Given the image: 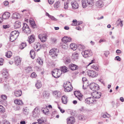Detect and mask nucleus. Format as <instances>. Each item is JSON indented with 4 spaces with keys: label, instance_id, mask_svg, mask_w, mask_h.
<instances>
[{
    "label": "nucleus",
    "instance_id": "obj_13",
    "mask_svg": "<svg viewBox=\"0 0 124 124\" xmlns=\"http://www.w3.org/2000/svg\"><path fill=\"white\" fill-rule=\"evenodd\" d=\"M10 13L8 12H6L4 13L2 16V17L4 19H8L10 16Z\"/></svg>",
    "mask_w": 124,
    "mask_h": 124
},
{
    "label": "nucleus",
    "instance_id": "obj_31",
    "mask_svg": "<svg viewBox=\"0 0 124 124\" xmlns=\"http://www.w3.org/2000/svg\"><path fill=\"white\" fill-rule=\"evenodd\" d=\"M71 85V84L70 82L69 81H67L64 83L63 86L65 89L67 88V87L69 86H70V85Z\"/></svg>",
    "mask_w": 124,
    "mask_h": 124
},
{
    "label": "nucleus",
    "instance_id": "obj_6",
    "mask_svg": "<svg viewBox=\"0 0 124 124\" xmlns=\"http://www.w3.org/2000/svg\"><path fill=\"white\" fill-rule=\"evenodd\" d=\"M90 89L94 91H96L99 89V85L94 83H91L90 85Z\"/></svg>",
    "mask_w": 124,
    "mask_h": 124
},
{
    "label": "nucleus",
    "instance_id": "obj_64",
    "mask_svg": "<svg viewBox=\"0 0 124 124\" xmlns=\"http://www.w3.org/2000/svg\"><path fill=\"white\" fill-rule=\"evenodd\" d=\"M4 5L7 6L9 4V2L8 1H6L4 2Z\"/></svg>",
    "mask_w": 124,
    "mask_h": 124
},
{
    "label": "nucleus",
    "instance_id": "obj_15",
    "mask_svg": "<svg viewBox=\"0 0 124 124\" xmlns=\"http://www.w3.org/2000/svg\"><path fill=\"white\" fill-rule=\"evenodd\" d=\"M35 40V38L34 36V35H32L28 37V39L27 40L29 44H31L34 42Z\"/></svg>",
    "mask_w": 124,
    "mask_h": 124
},
{
    "label": "nucleus",
    "instance_id": "obj_18",
    "mask_svg": "<svg viewBox=\"0 0 124 124\" xmlns=\"http://www.w3.org/2000/svg\"><path fill=\"white\" fill-rule=\"evenodd\" d=\"M68 97L65 95H63L62 96L61 99L62 103L64 104H66L67 102Z\"/></svg>",
    "mask_w": 124,
    "mask_h": 124
},
{
    "label": "nucleus",
    "instance_id": "obj_11",
    "mask_svg": "<svg viewBox=\"0 0 124 124\" xmlns=\"http://www.w3.org/2000/svg\"><path fill=\"white\" fill-rule=\"evenodd\" d=\"M34 47L36 51H38L41 48V44L39 42H36L34 45Z\"/></svg>",
    "mask_w": 124,
    "mask_h": 124
},
{
    "label": "nucleus",
    "instance_id": "obj_48",
    "mask_svg": "<svg viewBox=\"0 0 124 124\" xmlns=\"http://www.w3.org/2000/svg\"><path fill=\"white\" fill-rule=\"evenodd\" d=\"M64 61L65 64H68L71 61L70 59H66L64 60Z\"/></svg>",
    "mask_w": 124,
    "mask_h": 124
},
{
    "label": "nucleus",
    "instance_id": "obj_28",
    "mask_svg": "<svg viewBox=\"0 0 124 124\" xmlns=\"http://www.w3.org/2000/svg\"><path fill=\"white\" fill-rule=\"evenodd\" d=\"M72 87L71 85L70 86L67 87L64 89V91L65 92H69L71 91L72 90Z\"/></svg>",
    "mask_w": 124,
    "mask_h": 124
},
{
    "label": "nucleus",
    "instance_id": "obj_7",
    "mask_svg": "<svg viewBox=\"0 0 124 124\" xmlns=\"http://www.w3.org/2000/svg\"><path fill=\"white\" fill-rule=\"evenodd\" d=\"M85 101L86 103L89 104L95 103L96 100L94 98L93 96V97H90L86 98L85 100Z\"/></svg>",
    "mask_w": 124,
    "mask_h": 124
},
{
    "label": "nucleus",
    "instance_id": "obj_62",
    "mask_svg": "<svg viewBox=\"0 0 124 124\" xmlns=\"http://www.w3.org/2000/svg\"><path fill=\"white\" fill-rule=\"evenodd\" d=\"M115 58H116V60L118 61H121V58L119 56H116Z\"/></svg>",
    "mask_w": 124,
    "mask_h": 124
},
{
    "label": "nucleus",
    "instance_id": "obj_63",
    "mask_svg": "<svg viewBox=\"0 0 124 124\" xmlns=\"http://www.w3.org/2000/svg\"><path fill=\"white\" fill-rule=\"evenodd\" d=\"M72 22L74 23V24H72V25H76V23L77 22V20H73L72 21Z\"/></svg>",
    "mask_w": 124,
    "mask_h": 124
},
{
    "label": "nucleus",
    "instance_id": "obj_33",
    "mask_svg": "<svg viewBox=\"0 0 124 124\" xmlns=\"http://www.w3.org/2000/svg\"><path fill=\"white\" fill-rule=\"evenodd\" d=\"M35 86L38 89L40 88L42 86L41 82L38 81L35 84Z\"/></svg>",
    "mask_w": 124,
    "mask_h": 124
},
{
    "label": "nucleus",
    "instance_id": "obj_43",
    "mask_svg": "<svg viewBox=\"0 0 124 124\" xmlns=\"http://www.w3.org/2000/svg\"><path fill=\"white\" fill-rule=\"evenodd\" d=\"M5 112V108L3 107L0 105V112L3 113Z\"/></svg>",
    "mask_w": 124,
    "mask_h": 124
},
{
    "label": "nucleus",
    "instance_id": "obj_60",
    "mask_svg": "<svg viewBox=\"0 0 124 124\" xmlns=\"http://www.w3.org/2000/svg\"><path fill=\"white\" fill-rule=\"evenodd\" d=\"M9 26L8 25H3V28L6 29L9 28Z\"/></svg>",
    "mask_w": 124,
    "mask_h": 124
},
{
    "label": "nucleus",
    "instance_id": "obj_46",
    "mask_svg": "<svg viewBox=\"0 0 124 124\" xmlns=\"http://www.w3.org/2000/svg\"><path fill=\"white\" fill-rule=\"evenodd\" d=\"M68 1H67L66 2L64 3V8L65 9H67L68 8Z\"/></svg>",
    "mask_w": 124,
    "mask_h": 124
},
{
    "label": "nucleus",
    "instance_id": "obj_36",
    "mask_svg": "<svg viewBox=\"0 0 124 124\" xmlns=\"http://www.w3.org/2000/svg\"><path fill=\"white\" fill-rule=\"evenodd\" d=\"M116 24H117V25H120L121 26H122L123 25L122 21H121V19H119L118 20L116 21Z\"/></svg>",
    "mask_w": 124,
    "mask_h": 124
},
{
    "label": "nucleus",
    "instance_id": "obj_26",
    "mask_svg": "<svg viewBox=\"0 0 124 124\" xmlns=\"http://www.w3.org/2000/svg\"><path fill=\"white\" fill-rule=\"evenodd\" d=\"M25 72L26 73H29L32 71V68L31 66H28L24 68Z\"/></svg>",
    "mask_w": 124,
    "mask_h": 124
},
{
    "label": "nucleus",
    "instance_id": "obj_35",
    "mask_svg": "<svg viewBox=\"0 0 124 124\" xmlns=\"http://www.w3.org/2000/svg\"><path fill=\"white\" fill-rule=\"evenodd\" d=\"M87 1L88 4L90 6H92L94 4L93 0H87Z\"/></svg>",
    "mask_w": 124,
    "mask_h": 124
},
{
    "label": "nucleus",
    "instance_id": "obj_3",
    "mask_svg": "<svg viewBox=\"0 0 124 124\" xmlns=\"http://www.w3.org/2000/svg\"><path fill=\"white\" fill-rule=\"evenodd\" d=\"M59 52L57 49L53 48L50 51L49 54L53 58H55L57 57Z\"/></svg>",
    "mask_w": 124,
    "mask_h": 124
},
{
    "label": "nucleus",
    "instance_id": "obj_49",
    "mask_svg": "<svg viewBox=\"0 0 124 124\" xmlns=\"http://www.w3.org/2000/svg\"><path fill=\"white\" fill-rule=\"evenodd\" d=\"M102 116L104 118L109 117H110V115L107 113H106L105 114H104L102 115Z\"/></svg>",
    "mask_w": 124,
    "mask_h": 124
},
{
    "label": "nucleus",
    "instance_id": "obj_24",
    "mask_svg": "<svg viewBox=\"0 0 124 124\" xmlns=\"http://www.w3.org/2000/svg\"><path fill=\"white\" fill-rule=\"evenodd\" d=\"M14 102L16 104H17L20 106L22 105L23 104L22 101L21 100H16L14 101Z\"/></svg>",
    "mask_w": 124,
    "mask_h": 124
},
{
    "label": "nucleus",
    "instance_id": "obj_29",
    "mask_svg": "<svg viewBox=\"0 0 124 124\" xmlns=\"http://www.w3.org/2000/svg\"><path fill=\"white\" fill-rule=\"evenodd\" d=\"M101 95V93L100 92H97L96 93V95L93 96V97L96 99H99L100 98Z\"/></svg>",
    "mask_w": 124,
    "mask_h": 124
},
{
    "label": "nucleus",
    "instance_id": "obj_41",
    "mask_svg": "<svg viewBox=\"0 0 124 124\" xmlns=\"http://www.w3.org/2000/svg\"><path fill=\"white\" fill-rule=\"evenodd\" d=\"M82 4L83 8H85L86 7L87 4L85 0H83L82 1Z\"/></svg>",
    "mask_w": 124,
    "mask_h": 124
},
{
    "label": "nucleus",
    "instance_id": "obj_23",
    "mask_svg": "<svg viewBox=\"0 0 124 124\" xmlns=\"http://www.w3.org/2000/svg\"><path fill=\"white\" fill-rule=\"evenodd\" d=\"M12 16L13 18L15 19H19L21 17L20 14L17 13H13Z\"/></svg>",
    "mask_w": 124,
    "mask_h": 124
},
{
    "label": "nucleus",
    "instance_id": "obj_57",
    "mask_svg": "<svg viewBox=\"0 0 124 124\" xmlns=\"http://www.w3.org/2000/svg\"><path fill=\"white\" fill-rule=\"evenodd\" d=\"M54 1V0H48V2L49 4H52Z\"/></svg>",
    "mask_w": 124,
    "mask_h": 124
},
{
    "label": "nucleus",
    "instance_id": "obj_10",
    "mask_svg": "<svg viewBox=\"0 0 124 124\" xmlns=\"http://www.w3.org/2000/svg\"><path fill=\"white\" fill-rule=\"evenodd\" d=\"M68 67L69 69L72 71L77 70L78 69V66L73 63L69 64Z\"/></svg>",
    "mask_w": 124,
    "mask_h": 124
},
{
    "label": "nucleus",
    "instance_id": "obj_25",
    "mask_svg": "<svg viewBox=\"0 0 124 124\" xmlns=\"http://www.w3.org/2000/svg\"><path fill=\"white\" fill-rule=\"evenodd\" d=\"M77 46L75 44L72 43L70 44V47L73 50H76L77 48Z\"/></svg>",
    "mask_w": 124,
    "mask_h": 124
},
{
    "label": "nucleus",
    "instance_id": "obj_22",
    "mask_svg": "<svg viewBox=\"0 0 124 124\" xmlns=\"http://www.w3.org/2000/svg\"><path fill=\"white\" fill-rule=\"evenodd\" d=\"M62 39L64 43H66L67 42H70L71 40V38L70 37H64Z\"/></svg>",
    "mask_w": 124,
    "mask_h": 124
},
{
    "label": "nucleus",
    "instance_id": "obj_34",
    "mask_svg": "<svg viewBox=\"0 0 124 124\" xmlns=\"http://www.w3.org/2000/svg\"><path fill=\"white\" fill-rule=\"evenodd\" d=\"M77 48L80 51H82L85 49V47L84 46L81 45H78L77 47Z\"/></svg>",
    "mask_w": 124,
    "mask_h": 124
},
{
    "label": "nucleus",
    "instance_id": "obj_44",
    "mask_svg": "<svg viewBox=\"0 0 124 124\" xmlns=\"http://www.w3.org/2000/svg\"><path fill=\"white\" fill-rule=\"evenodd\" d=\"M86 78L85 77H84L82 78V81H83V87L85 85V83H87V81H86Z\"/></svg>",
    "mask_w": 124,
    "mask_h": 124
},
{
    "label": "nucleus",
    "instance_id": "obj_52",
    "mask_svg": "<svg viewBox=\"0 0 124 124\" xmlns=\"http://www.w3.org/2000/svg\"><path fill=\"white\" fill-rule=\"evenodd\" d=\"M61 92H60L59 91L56 95V98H58L60 97L61 96Z\"/></svg>",
    "mask_w": 124,
    "mask_h": 124
},
{
    "label": "nucleus",
    "instance_id": "obj_42",
    "mask_svg": "<svg viewBox=\"0 0 124 124\" xmlns=\"http://www.w3.org/2000/svg\"><path fill=\"white\" fill-rule=\"evenodd\" d=\"M73 56L75 59H77L78 58V54L77 53H75L73 54Z\"/></svg>",
    "mask_w": 124,
    "mask_h": 124
},
{
    "label": "nucleus",
    "instance_id": "obj_1",
    "mask_svg": "<svg viewBox=\"0 0 124 124\" xmlns=\"http://www.w3.org/2000/svg\"><path fill=\"white\" fill-rule=\"evenodd\" d=\"M19 32L18 31H14L11 32L10 34V40L13 42L17 38Z\"/></svg>",
    "mask_w": 124,
    "mask_h": 124
},
{
    "label": "nucleus",
    "instance_id": "obj_56",
    "mask_svg": "<svg viewBox=\"0 0 124 124\" xmlns=\"http://www.w3.org/2000/svg\"><path fill=\"white\" fill-rule=\"evenodd\" d=\"M36 74L35 72L32 73L31 75V77L32 78H35L36 77Z\"/></svg>",
    "mask_w": 124,
    "mask_h": 124
},
{
    "label": "nucleus",
    "instance_id": "obj_61",
    "mask_svg": "<svg viewBox=\"0 0 124 124\" xmlns=\"http://www.w3.org/2000/svg\"><path fill=\"white\" fill-rule=\"evenodd\" d=\"M37 121H38V123H40L43 122H44V121L43 120H42L40 119H38Z\"/></svg>",
    "mask_w": 124,
    "mask_h": 124
},
{
    "label": "nucleus",
    "instance_id": "obj_39",
    "mask_svg": "<svg viewBox=\"0 0 124 124\" xmlns=\"http://www.w3.org/2000/svg\"><path fill=\"white\" fill-rule=\"evenodd\" d=\"M67 68L66 66L62 67V70H61L62 72L65 73L68 71Z\"/></svg>",
    "mask_w": 124,
    "mask_h": 124
},
{
    "label": "nucleus",
    "instance_id": "obj_45",
    "mask_svg": "<svg viewBox=\"0 0 124 124\" xmlns=\"http://www.w3.org/2000/svg\"><path fill=\"white\" fill-rule=\"evenodd\" d=\"M78 119L80 120H84L85 119V117L82 115H79L78 117Z\"/></svg>",
    "mask_w": 124,
    "mask_h": 124
},
{
    "label": "nucleus",
    "instance_id": "obj_38",
    "mask_svg": "<svg viewBox=\"0 0 124 124\" xmlns=\"http://www.w3.org/2000/svg\"><path fill=\"white\" fill-rule=\"evenodd\" d=\"M12 52L10 51H8L6 54V56L7 58H10L12 55Z\"/></svg>",
    "mask_w": 124,
    "mask_h": 124
},
{
    "label": "nucleus",
    "instance_id": "obj_12",
    "mask_svg": "<svg viewBox=\"0 0 124 124\" xmlns=\"http://www.w3.org/2000/svg\"><path fill=\"white\" fill-rule=\"evenodd\" d=\"M38 37L42 42H45L46 40L47 37L45 35L40 34L39 35Z\"/></svg>",
    "mask_w": 124,
    "mask_h": 124
},
{
    "label": "nucleus",
    "instance_id": "obj_50",
    "mask_svg": "<svg viewBox=\"0 0 124 124\" xmlns=\"http://www.w3.org/2000/svg\"><path fill=\"white\" fill-rule=\"evenodd\" d=\"M4 63V59L2 58H0V65H2Z\"/></svg>",
    "mask_w": 124,
    "mask_h": 124
},
{
    "label": "nucleus",
    "instance_id": "obj_21",
    "mask_svg": "<svg viewBox=\"0 0 124 124\" xmlns=\"http://www.w3.org/2000/svg\"><path fill=\"white\" fill-rule=\"evenodd\" d=\"M95 5L97 7L101 8L103 5L102 2L101 0H99L96 2Z\"/></svg>",
    "mask_w": 124,
    "mask_h": 124
},
{
    "label": "nucleus",
    "instance_id": "obj_37",
    "mask_svg": "<svg viewBox=\"0 0 124 124\" xmlns=\"http://www.w3.org/2000/svg\"><path fill=\"white\" fill-rule=\"evenodd\" d=\"M27 46V44L26 43H22L20 46V48L21 49H23Z\"/></svg>",
    "mask_w": 124,
    "mask_h": 124
},
{
    "label": "nucleus",
    "instance_id": "obj_20",
    "mask_svg": "<svg viewBox=\"0 0 124 124\" xmlns=\"http://www.w3.org/2000/svg\"><path fill=\"white\" fill-rule=\"evenodd\" d=\"M21 26V23L18 21H16L14 23V26L15 28L17 29L19 28Z\"/></svg>",
    "mask_w": 124,
    "mask_h": 124
},
{
    "label": "nucleus",
    "instance_id": "obj_16",
    "mask_svg": "<svg viewBox=\"0 0 124 124\" xmlns=\"http://www.w3.org/2000/svg\"><path fill=\"white\" fill-rule=\"evenodd\" d=\"M15 95L16 97L21 96L22 94V91L21 90H15L14 92Z\"/></svg>",
    "mask_w": 124,
    "mask_h": 124
},
{
    "label": "nucleus",
    "instance_id": "obj_9",
    "mask_svg": "<svg viewBox=\"0 0 124 124\" xmlns=\"http://www.w3.org/2000/svg\"><path fill=\"white\" fill-rule=\"evenodd\" d=\"M74 94L75 95L76 97L78 98L79 101H83V95L80 93V91H75Z\"/></svg>",
    "mask_w": 124,
    "mask_h": 124
},
{
    "label": "nucleus",
    "instance_id": "obj_59",
    "mask_svg": "<svg viewBox=\"0 0 124 124\" xmlns=\"http://www.w3.org/2000/svg\"><path fill=\"white\" fill-rule=\"evenodd\" d=\"M3 124H10V123L6 120H4L3 121Z\"/></svg>",
    "mask_w": 124,
    "mask_h": 124
},
{
    "label": "nucleus",
    "instance_id": "obj_55",
    "mask_svg": "<svg viewBox=\"0 0 124 124\" xmlns=\"http://www.w3.org/2000/svg\"><path fill=\"white\" fill-rule=\"evenodd\" d=\"M50 18H51V20H52L57 21V19L55 18L53 16H51Z\"/></svg>",
    "mask_w": 124,
    "mask_h": 124
},
{
    "label": "nucleus",
    "instance_id": "obj_58",
    "mask_svg": "<svg viewBox=\"0 0 124 124\" xmlns=\"http://www.w3.org/2000/svg\"><path fill=\"white\" fill-rule=\"evenodd\" d=\"M82 21H77V23H76V25H78L80 24H82Z\"/></svg>",
    "mask_w": 124,
    "mask_h": 124
},
{
    "label": "nucleus",
    "instance_id": "obj_14",
    "mask_svg": "<svg viewBox=\"0 0 124 124\" xmlns=\"http://www.w3.org/2000/svg\"><path fill=\"white\" fill-rule=\"evenodd\" d=\"M21 59L19 57H16L15 58V62L16 65L18 66L21 63Z\"/></svg>",
    "mask_w": 124,
    "mask_h": 124
},
{
    "label": "nucleus",
    "instance_id": "obj_27",
    "mask_svg": "<svg viewBox=\"0 0 124 124\" xmlns=\"http://www.w3.org/2000/svg\"><path fill=\"white\" fill-rule=\"evenodd\" d=\"M30 54L31 55V57L33 59H34L35 55V53L33 50H31L30 52Z\"/></svg>",
    "mask_w": 124,
    "mask_h": 124
},
{
    "label": "nucleus",
    "instance_id": "obj_30",
    "mask_svg": "<svg viewBox=\"0 0 124 124\" xmlns=\"http://www.w3.org/2000/svg\"><path fill=\"white\" fill-rule=\"evenodd\" d=\"M30 23L32 28H34L37 27V26L34 23V22L33 21H30Z\"/></svg>",
    "mask_w": 124,
    "mask_h": 124
},
{
    "label": "nucleus",
    "instance_id": "obj_8",
    "mask_svg": "<svg viewBox=\"0 0 124 124\" xmlns=\"http://www.w3.org/2000/svg\"><path fill=\"white\" fill-rule=\"evenodd\" d=\"M81 54L83 57L85 58L90 57L92 54V53L88 50H85L82 51Z\"/></svg>",
    "mask_w": 124,
    "mask_h": 124
},
{
    "label": "nucleus",
    "instance_id": "obj_5",
    "mask_svg": "<svg viewBox=\"0 0 124 124\" xmlns=\"http://www.w3.org/2000/svg\"><path fill=\"white\" fill-rule=\"evenodd\" d=\"M87 73V75L89 77L93 78L96 77L98 75V73L93 70H88Z\"/></svg>",
    "mask_w": 124,
    "mask_h": 124
},
{
    "label": "nucleus",
    "instance_id": "obj_17",
    "mask_svg": "<svg viewBox=\"0 0 124 124\" xmlns=\"http://www.w3.org/2000/svg\"><path fill=\"white\" fill-rule=\"evenodd\" d=\"M75 122V118L74 117H70L69 119H67V123L68 124H72Z\"/></svg>",
    "mask_w": 124,
    "mask_h": 124
},
{
    "label": "nucleus",
    "instance_id": "obj_19",
    "mask_svg": "<svg viewBox=\"0 0 124 124\" xmlns=\"http://www.w3.org/2000/svg\"><path fill=\"white\" fill-rule=\"evenodd\" d=\"M71 5L73 9H77L78 7V5L76 2H72L71 3Z\"/></svg>",
    "mask_w": 124,
    "mask_h": 124
},
{
    "label": "nucleus",
    "instance_id": "obj_32",
    "mask_svg": "<svg viewBox=\"0 0 124 124\" xmlns=\"http://www.w3.org/2000/svg\"><path fill=\"white\" fill-rule=\"evenodd\" d=\"M60 2L59 1H56L54 4V7L55 8H56L60 7Z\"/></svg>",
    "mask_w": 124,
    "mask_h": 124
},
{
    "label": "nucleus",
    "instance_id": "obj_40",
    "mask_svg": "<svg viewBox=\"0 0 124 124\" xmlns=\"http://www.w3.org/2000/svg\"><path fill=\"white\" fill-rule=\"evenodd\" d=\"M37 62L40 65H42L43 64V61L40 58H38Z\"/></svg>",
    "mask_w": 124,
    "mask_h": 124
},
{
    "label": "nucleus",
    "instance_id": "obj_4",
    "mask_svg": "<svg viewBox=\"0 0 124 124\" xmlns=\"http://www.w3.org/2000/svg\"><path fill=\"white\" fill-rule=\"evenodd\" d=\"M23 26L22 28V30L23 32L29 34L30 33L31 31L29 26L27 24L25 23H23Z\"/></svg>",
    "mask_w": 124,
    "mask_h": 124
},
{
    "label": "nucleus",
    "instance_id": "obj_53",
    "mask_svg": "<svg viewBox=\"0 0 124 124\" xmlns=\"http://www.w3.org/2000/svg\"><path fill=\"white\" fill-rule=\"evenodd\" d=\"M49 96V94L46 93H45L43 94V97L45 98H47Z\"/></svg>",
    "mask_w": 124,
    "mask_h": 124
},
{
    "label": "nucleus",
    "instance_id": "obj_47",
    "mask_svg": "<svg viewBox=\"0 0 124 124\" xmlns=\"http://www.w3.org/2000/svg\"><path fill=\"white\" fill-rule=\"evenodd\" d=\"M43 113L45 114H48L49 112V110L47 109H45L44 110H42Z\"/></svg>",
    "mask_w": 124,
    "mask_h": 124
},
{
    "label": "nucleus",
    "instance_id": "obj_2",
    "mask_svg": "<svg viewBox=\"0 0 124 124\" xmlns=\"http://www.w3.org/2000/svg\"><path fill=\"white\" fill-rule=\"evenodd\" d=\"M52 76L55 78H57L61 76L62 72L61 70L56 68L52 72Z\"/></svg>",
    "mask_w": 124,
    "mask_h": 124
},
{
    "label": "nucleus",
    "instance_id": "obj_54",
    "mask_svg": "<svg viewBox=\"0 0 124 124\" xmlns=\"http://www.w3.org/2000/svg\"><path fill=\"white\" fill-rule=\"evenodd\" d=\"M1 98L3 100H5L7 98V96L5 95H1Z\"/></svg>",
    "mask_w": 124,
    "mask_h": 124
},
{
    "label": "nucleus",
    "instance_id": "obj_51",
    "mask_svg": "<svg viewBox=\"0 0 124 124\" xmlns=\"http://www.w3.org/2000/svg\"><path fill=\"white\" fill-rule=\"evenodd\" d=\"M36 109V108H35L32 112V114H33L32 116L33 117H36L37 116H36V115H35V114H36V113L35 112V111Z\"/></svg>",
    "mask_w": 124,
    "mask_h": 124
}]
</instances>
